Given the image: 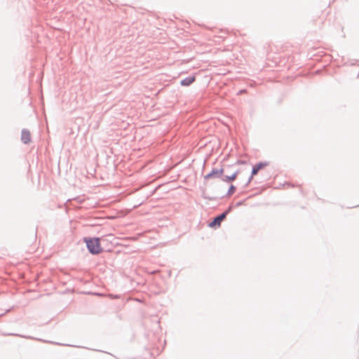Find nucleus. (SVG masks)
<instances>
[{
    "mask_svg": "<svg viewBox=\"0 0 359 359\" xmlns=\"http://www.w3.org/2000/svg\"><path fill=\"white\" fill-rule=\"evenodd\" d=\"M87 248L89 251L93 254H98L102 251L100 239L95 238L90 239H86Z\"/></svg>",
    "mask_w": 359,
    "mask_h": 359,
    "instance_id": "1",
    "label": "nucleus"
},
{
    "mask_svg": "<svg viewBox=\"0 0 359 359\" xmlns=\"http://www.w3.org/2000/svg\"><path fill=\"white\" fill-rule=\"evenodd\" d=\"M226 214L227 212H226L215 217L214 220L210 223L209 226L212 228L219 227L222 222L226 218Z\"/></svg>",
    "mask_w": 359,
    "mask_h": 359,
    "instance_id": "2",
    "label": "nucleus"
},
{
    "mask_svg": "<svg viewBox=\"0 0 359 359\" xmlns=\"http://www.w3.org/2000/svg\"><path fill=\"white\" fill-rule=\"evenodd\" d=\"M21 139H22V141L25 144L29 143L30 141H31V135H30L29 131L25 130H22V135H21Z\"/></svg>",
    "mask_w": 359,
    "mask_h": 359,
    "instance_id": "3",
    "label": "nucleus"
},
{
    "mask_svg": "<svg viewBox=\"0 0 359 359\" xmlns=\"http://www.w3.org/2000/svg\"><path fill=\"white\" fill-rule=\"evenodd\" d=\"M266 165L267 164L265 163H259L255 165L252 168V175L254 176V175H257V172H259V170H260L261 169H263L264 167L266 166Z\"/></svg>",
    "mask_w": 359,
    "mask_h": 359,
    "instance_id": "4",
    "label": "nucleus"
},
{
    "mask_svg": "<svg viewBox=\"0 0 359 359\" xmlns=\"http://www.w3.org/2000/svg\"><path fill=\"white\" fill-rule=\"evenodd\" d=\"M194 81H195V77H194V76L188 77V78H186V79H183V80L181 81V84H182V86H189V85H190V84H191Z\"/></svg>",
    "mask_w": 359,
    "mask_h": 359,
    "instance_id": "5",
    "label": "nucleus"
},
{
    "mask_svg": "<svg viewBox=\"0 0 359 359\" xmlns=\"http://www.w3.org/2000/svg\"><path fill=\"white\" fill-rule=\"evenodd\" d=\"M237 175H238V172H236L234 173H233L230 176H225L224 178H223V180L224 182H231V181H233L236 179L237 177Z\"/></svg>",
    "mask_w": 359,
    "mask_h": 359,
    "instance_id": "6",
    "label": "nucleus"
},
{
    "mask_svg": "<svg viewBox=\"0 0 359 359\" xmlns=\"http://www.w3.org/2000/svg\"><path fill=\"white\" fill-rule=\"evenodd\" d=\"M234 191H235V187H234V186H233V185H231V187H230V189H229V193L230 194H233V193H234Z\"/></svg>",
    "mask_w": 359,
    "mask_h": 359,
    "instance_id": "7",
    "label": "nucleus"
}]
</instances>
